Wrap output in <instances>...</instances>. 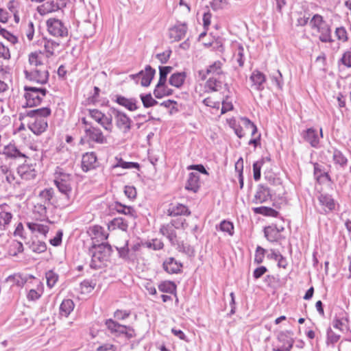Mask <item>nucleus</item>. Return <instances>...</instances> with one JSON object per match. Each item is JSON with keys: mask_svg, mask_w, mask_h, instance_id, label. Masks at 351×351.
<instances>
[{"mask_svg": "<svg viewBox=\"0 0 351 351\" xmlns=\"http://www.w3.org/2000/svg\"><path fill=\"white\" fill-rule=\"evenodd\" d=\"M49 108H40L25 112V117L28 118V128L36 135L43 133L48 128L47 117L51 114Z\"/></svg>", "mask_w": 351, "mask_h": 351, "instance_id": "1", "label": "nucleus"}, {"mask_svg": "<svg viewBox=\"0 0 351 351\" xmlns=\"http://www.w3.org/2000/svg\"><path fill=\"white\" fill-rule=\"evenodd\" d=\"M88 252L91 256L90 268L98 269L103 267L109 260L112 252V247L108 243L93 242L89 247Z\"/></svg>", "mask_w": 351, "mask_h": 351, "instance_id": "2", "label": "nucleus"}, {"mask_svg": "<svg viewBox=\"0 0 351 351\" xmlns=\"http://www.w3.org/2000/svg\"><path fill=\"white\" fill-rule=\"evenodd\" d=\"M73 176L68 173L64 168L56 167L53 173V184L59 192L65 195L69 200L72 191Z\"/></svg>", "mask_w": 351, "mask_h": 351, "instance_id": "3", "label": "nucleus"}, {"mask_svg": "<svg viewBox=\"0 0 351 351\" xmlns=\"http://www.w3.org/2000/svg\"><path fill=\"white\" fill-rule=\"evenodd\" d=\"M24 90L26 106L28 107H33L40 104L47 93L45 88H37L31 86H25Z\"/></svg>", "mask_w": 351, "mask_h": 351, "instance_id": "4", "label": "nucleus"}, {"mask_svg": "<svg viewBox=\"0 0 351 351\" xmlns=\"http://www.w3.org/2000/svg\"><path fill=\"white\" fill-rule=\"evenodd\" d=\"M291 330L280 331L276 335V341L272 343L273 351H291L294 339L291 337Z\"/></svg>", "mask_w": 351, "mask_h": 351, "instance_id": "5", "label": "nucleus"}, {"mask_svg": "<svg viewBox=\"0 0 351 351\" xmlns=\"http://www.w3.org/2000/svg\"><path fill=\"white\" fill-rule=\"evenodd\" d=\"M105 325L110 333L114 336L125 335L128 339L136 336L135 331L131 326L122 325L112 319H106Z\"/></svg>", "mask_w": 351, "mask_h": 351, "instance_id": "6", "label": "nucleus"}, {"mask_svg": "<svg viewBox=\"0 0 351 351\" xmlns=\"http://www.w3.org/2000/svg\"><path fill=\"white\" fill-rule=\"evenodd\" d=\"M109 111L114 118L115 125L124 134L128 133L132 129V119L124 112L114 108L110 107Z\"/></svg>", "mask_w": 351, "mask_h": 351, "instance_id": "7", "label": "nucleus"}, {"mask_svg": "<svg viewBox=\"0 0 351 351\" xmlns=\"http://www.w3.org/2000/svg\"><path fill=\"white\" fill-rule=\"evenodd\" d=\"M25 76L30 82L40 84H45L49 80V73L47 66L32 68L24 71Z\"/></svg>", "mask_w": 351, "mask_h": 351, "instance_id": "8", "label": "nucleus"}, {"mask_svg": "<svg viewBox=\"0 0 351 351\" xmlns=\"http://www.w3.org/2000/svg\"><path fill=\"white\" fill-rule=\"evenodd\" d=\"M88 114L90 117L99 123L106 131L110 133L112 132V117L110 111L108 116H107L97 109H89Z\"/></svg>", "mask_w": 351, "mask_h": 351, "instance_id": "9", "label": "nucleus"}, {"mask_svg": "<svg viewBox=\"0 0 351 351\" xmlns=\"http://www.w3.org/2000/svg\"><path fill=\"white\" fill-rule=\"evenodd\" d=\"M46 23L47 31L51 36L61 38L68 36V29L60 20L50 18Z\"/></svg>", "mask_w": 351, "mask_h": 351, "instance_id": "10", "label": "nucleus"}, {"mask_svg": "<svg viewBox=\"0 0 351 351\" xmlns=\"http://www.w3.org/2000/svg\"><path fill=\"white\" fill-rule=\"evenodd\" d=\"M302 136L312 147L319 149L321 147L320 140L323 138V130L320 128L317 131L314 128H309L302 132Z\"/></svg>", "mask_w": 351, "mask_h": 351, "instance_id": "11", "label": "nucleus"}, {"mask_svg": "<svg viewBox=\"0 0 351 351\" xmlns=\"http://www.w3.org/2000/svg\"><path fill=\"white\" fill-rule=\"evenodd\" d=\"M86 138L88 142H94L98 144H104L106 143V138L102 131L97 127L88 126L87 129H84V136L80 140V143H84Z\"/></svg>", "mask_w": 351, "mask_h": 351, "instance_id": "12", "label": "nucleus"}, {"mask_svg": "<svg viewBox=\"0 0 351 351\" xmlns=\"http://www.w3.org/2000/svg\"><path fill=\"white\" fill-rule=\"evenodd\" d=\"M317 199L321 207L319 210L321 214L326 215L335 210L337 203L331 195L321 193L318 195Z\"/></svg>", "mask_w": 351, "mask_h": 351, "instance_id": "13", "label": "nucleus"}, {"mask_svg": "<svg viewBox=\"0 0 351 351\" xmlns=\"http://www.w3.org/2000/svg\"><path fill=\"white\" fill-rule=\"evenodd\" d=\"M36 163L29 162L27 160L17 167V173L23 180H30L37 176Z\"/></svg>", "mask_w": 351, "mask_h": 351, "instance_id": "14", "label": "nucleus"}, {"mask_svg": "<svg viewBox=\"0 0 351 351\" xmlns=\"http://www.w3.org/2000/svg\"><path fill=\"white\" fill-rule=\"evenodd\" d=\"M2 154L6 159L19 160L22 158H28V157L21 152L14 142L4 146Z\"/></svg>", "mask_w": 351, "mask_h": 351, "instance_id": "15", "label": "nucleus"}, {"mask_svg": "<svg viewBox=\"0 0 351 351\" xmlns=\"http://www.w3.org/2000/svg\"><path fill=\"white\" fill-rule=\"evenodd\" d=\"M176 230L168 223L162 225L160 228V232L169 240L171 245L180 248L183 246V242L178 240Z\"/></svg>", "mask_w": 351, "mask_h": 351, "instance_id": "16", "label": "nucleus"}, {"mask_svg": "<svg viewBox=\"0 0 351 351\" xmlns=\"http://www.w3.org/2000/svg\"><path fill=\"white\" fill-rule=\"evenodd\" d=\"M110 211H116L119 214L130 216L132 218H136L137 215L133 206L123 204L119 201H114L109 204Z\"/></svg>", "mask_w": 351, "mask_h": 351, "instance_id": "17", "label": "nucleus"}, {"mask_svg": "<svg viewBox=\"0 0 351 351\" xmlns=\"http://www.w3.org/2000/svg\"><path fill=\"white\" fill-rule=\"evenodd\" d=\"M186 23H177L169 30V36L172 42H177L182 40L187 32Z\"/></svg>", "mask_w": 351, "mask_h": 351, "instance_id": "18", "label": "nucleus"}, {"mask_svg": "<svg viewBox=\"0 0 351 351\" xmlns=\"http://www.w3.org/2000/svg\"><path fill=\"white\" fill-rule=\"evenodd\" d=\"M97 158L95 152H87L82 156V169L84 172H88L97 167Z\"/></svg>", "mask_w": 351, "mask_h": 351, "instance_id": "19", "label": "nucleus"}, {"mask_svg": "<svg viewBox=\"0 0 351 351\" xmlns=\"http://www.w3.org/2000/svg\"><path fill=\"white\" fill-rule=\"evenodd\" d=\"M114 101L119 105L132 112L136 110L139 108L138 101L134 97L126 98L124 96L117 95L114 96Z\"/></svg>", "mask_w": 351, "mask_h": 351, "instance_id": "20", "label": "nucleus"}, {"mask_svg": "<svg viewBox=\"0 0 351 351\" xmlns=\"http://www.w3.org/2000/svg\"><path fill=\"white\" fill-rule=\"evenodd\" d=\"M12 214L10 212V207L6 204H0V229L5 230L9 226Z\"/></svg>", "mask_w": 351, "mask_h": 351, "instance_id": "21", "label": "nucleus"}, {"mask_svg": "<svg viewBox=\"0 0 351 351\" xmlns=\"http://www.w3.org/2000/svg\"><path fill=\"white\" fill-rule=\"evenodd\" d=\"M271 198L270 189L262 184L257 187L253 202L255 204H263Z\"/></svg>", "mask_w": 351, "mask_h": 351, "instance_id": "22", "label": "nucleus"}, {"mask_svg": "<svg viewBox=\"0 0 351 351\" xmlns=\"http://www.w3.org/2000/svg\"><path fill=\"white\" fill-rule=\"evenodd\" d=\"M167 215L171 217L189 216L191 215V211L186 206L182 204H171L167 209Z\"/></svg>", "mask_w": 351, "mask_h": 351, "instance_id": "23", "label": "nucleus"}, {"mask_svg": "<svg viewBox=\"0 0 351 351\" xmlns=\"http://www.w3.org/2000/svg\"><path fill=\"white\" fill-rule=\"evenodd\" d=\"M162 267L168 274H178L181 272L182 264L178 263L174 258L169 257L164 261Z\"/></svg>", "mask_w": 351, "mask_h": 351, "instance_id": "24", "label": "nucleus"}, {"mask_svg": "<svg viewBox=\"0 0 351 351\" xmlns=\"http://www.w3.org/2000/svg\"><path fill=\"white\" fill-rule=\"evenodd\" d=\"M173 68L169 66H159V80L154 90V94L157 95V96H161L160 92L158 90V88L160 86H164L167 82V75L171 71Z\"/></svg>", "mask_w": 351, "mask_h": 351, "instance_id": "25", "label": "nucleus"}, {"mask_svg": "<svg viewBox=\"0 0 351 351\" xmlns=\"http://www.w3.org/2000/svg\"><path fill=\"white\" fill-rule=\"evenodd\" d=\"M250 79L252 82L253 86L256 90L261 91L264 89L263 84L266 82V77L262 72L254 70Z\"/></svg>", "mask_w": 351, "mask_h": 351, "instance_id": "26", "label": "nucleus"}, {"mask_svg": "<svg viewBox=\"0 0 351 351\" xmlns=\"http://www.w3.org/2000/svg\"><path fill=\"white\" fill-rule=\"evenodd\" d=\"M88 234L91 237L93 242H98L100 241H104L108 239V234H106L104 229L100 226H94L89 228L88 231Z\"/></svg>", "mask_w": 351, "mask_h": 351, "instance_id": "27", "label": "nucleus"}, {"mask_svg": "<svg viewBox=\"0 0 351 351\" xmlns=\"http://www.w3.org/2000/svg\"><path fill=\"white\" fill-rule=\"evenodd\" d=\"M348 318L345 313H341V316H335L332 322V327L341 332L348 330Z\"/></svg>", "mask_w": 351, "mask_h": 351, "instance_id": "28", "label": "nucleus"}, {"mask_svg": "<svg viewBox=\"0 0 351 351\" xmlns=\"http://www.w3.org/2000/svg\"><path fill=\"white\" fill-rule=\"evenodd\" d=\"M199 176L197 173L191 172L189 174V178L185 185V189L196 193L199 189Z\"/></svg>", "mask_w": 351, "mask_h": 351, "instance_id": "29", "label": "nucleus"}, {"mask_svg": "<svg viewBox=\"0 0 351 351\" xmlns=\"http://www.w3.org/2000/svg\"><path fill=\"white\" fill-rule=\"evenodd\" d=\"M332 161L335 165L343 169L347 167L348 162V158L342 152L336 148L332 150Z\"/></svg>", "mask_w": 351, "mask_h": 351, "instance_id": "30", "label": "nucleus"}, {"mask_svg": "<svg viewBox=\"0 0 351 351\" xmlns=\"http://www.w3.org/2000/svg\"><path fill=\"white\" fill-rule=\"evenodd\" d=\"M155 73L156 70L153 69L150 65H147L145 68V70L143 71V74L141 75V86L145 87L149 86L152 79L155 75Z\"/></svg>", "mask_w": 351, "mask_h": 351, "instance_id": "31", "label": "nucleus"}, {"mask_svg": "<svg viewBox=\"0 0 351 351\" xmlns=\"http://www.w3.org/2000/svg\"><path fill=\"white\" fill-rule=\"evenodd\" d=\"M186 77V74L185 72H177L170 76L169 82L171 86L180 88L183 85Z\"/></svg>", "mask_w": 351, "mask_h": 351, "instance_id": "32", "label": "nucleus"}, {"mask_svg": "<svg viewBox=\"0 0 351 351\" xmlns=\"http://www.w3.org/2000/svg\"><path fill=\"white\" fill-rule=\"evenodd\" d=\"M265 237L270 242L278 241L280 239V234H278L276 226H269L264 228Z\"/></svg>", "mask_w": 351, "mask_h": 351, "instance_id": "33", "label": "nucleus"}, {"mask_svg": "<svg viewBox=\"0 0 351 351\" xmlns=\"http://www.w3.org/2000/svg\"><path fill=\"white\" fill-rule=\"evenodd\" d=\"M319 33V39L322 43H332L333 39L331 36V29L326 23L317 30Z\"/></svg>", "mask_w": 351, "mask_h": 351, "instance_id": "34", "label": "nucleus"}, {"mask_svg": "<svg viewBox=\"0 0 351 351\" xmlns=\"http://www.w3.org/2000/svg\"><path fill=\"white\" fill-rule=\"evenodd\" d=\"M176 285L172 281H163L158 285V289L162 293L174 294L176 296Z\"/></svg>", "mask_w": 351, "mask_h": 351, "instance_id": "35", "label": "nucleus"}, {"mask_svg": "<svg viewBox=\"0 0 351 351\" xmlns=\"http://www.w3.org/2000/svg\"><path fill=\"white\" fill-rule=\"evenodd\" d=\"M33 213L36 220L43 221L47 219V207L45 204H36L34 206Z\"/></svg>", "mask_w": 351, "mask_h": 351, "instance_id": "36", "label": "nucleus"}, {"mask_svg": "<svg viewBox=\"0 0 351 351\" xmlns=\"http://www.w3.org/2000/svg\"><path fill=\"white\" fill-rule=\"evenodd\" d=\"M74 308V303L72 300H64L60 306V313L61 315L68 317Z\"/></svg>", "mask_w": 351, "mask_h": 351, "instance_id": "37", "label": "nucleus"}, {"mask_svg": "<svg viewBox=\"0 0 351 351\" xmlns=\"http://www.w3.org/2000/svg\"><path fill=\"white\" fill-rule=\"evenodd\" d=\"M43 46L45 52L47 53V57L49 58L54 54V51L59 47V43L51 39H44Z\"/></svg>", "mask_w": 351, "mask_h": 351, "instance_id": "38", "label": "nucleus"}, {"mask_svg": "<svg viewBox=\"0 0 351 351\" xmlns=\"http://www.w3.org/2000/svg\"><path fill=\"white\" fill-rule=\"evenodd\" d=\"M28 61L32 68H38L42 66H47L43 62L42 58L36 51L32 52L29 55Z\"/></svg>", "mask_w": 351, "mask_h": 351, "instance_id": "39", "label": "nucleus"}, {"mask_svg": "<svg viewBox=\"0 0 351 351\" xmlns=\"http://www.w3.org/2000/svg\"><path fill=\"white\" fill-rule=\"evenodd\" d=\"M27 244L29 249L35 253L40 254L47 250V245L44 241L36 240L29 242Z\"/></svg>", "mask_w": 351, "mask_h": 351, "instance_id": "40", "label": "nucleus"}, {"mask_svg": "<svg viewBox=\"0 0 351 351\" xmlns=\"http://www.w3.org/2000/svg\"><path fill=\"white\" fill-rule=\"evenodd\" d=\"M5 281L8 282H11L12 285H16L17 287H22L26 283L27 279L23 278L21 274H14L13 275L9 276Z\"/></svg>", "mask_w": 351, "mask_h": 351, "instance_id": "41", "label": "nucleus"}, {"mask_svg": "<svg viewBox=\"0 0 351 351\" xmlns=\"http://www.w3.org/2000/svg\"><path fill=\"white\" fill-rule=\"evenodd\" d=\"M23 243L18 241H13L10 243L8 249V253L12 256H16L19 253H21L23 252Z\"/></svg>", "mask_w": 351, "mask_h": 351, "instance_id": "42", "label": "nucleus"}, {"mask_svg": "<svg viewBox=\"0 0 351 351\" xmlns=\"http://www.w3.org/2000/svg\"><path fill=\"white\" fill-rule=\"evenodd\" d=\"M58 8V6L54 1H47L41 6L38 8V11L41 14H45L46 13L51 12L56 10Z\"/></svg>", "mask_w": 351, "mask_h": 351, "instance_id": "43", "label": "nucleus"}, {"mask_svg": "<svg viewBox=\"0 0 351 351\" xmlns=\"http://www.w3.org/2000/svg\"><path fill=\"white\" fill-rule=\"evenodd\" d=\"M140 99L145 108L154 106L158 104V102L152 97L151 93L141 94Z\"/></svg>", "mask_w": 351, "mask_h": 351, "instance_id": "44", "label": "nucleus"}, {"mask_svg": "<svg viewBox=\"0 0 351 351\" xmlns=\"http://www.w3.org/2000/svg\"><path fill=\"white\" fill-rule=\"evenodd\" d=\"M114 168L121 167L123 169H140V165L135 162H126L122 158L117 159V162L113 166Z\"/></svg>", "mask_w": 351, "mask_h": 351, "instance_id": "45", "label": "nucleus"}, {"mask_svg": "<svg viewBox=\"0 0 351 351\" xmlns=\"http://www.w3.org/2000/svg\"><path fill=\"white\" fill-rule=\"evenodd\" d=\"M118 252L119 257L125 260H130V249L128 247V241H125L123 246L115 247Z\"/></svg>", "mask_w": 351, "mask_h": 351, "instance_id": "46", "label": "nucleus"}, {"mask_svg": "<svg viewBox=\"0 0 351 351\" xmlns=\"http://www.w3.org/2000/svg\"><path fill=\"white\" fill-rule=\"evenodd\" d=\"M309 23L312 29H315L317 30L326 24V21H324L323 17L318 14H316L313 16Z\"/></svg>", "mask_w": 351, "mask_h": 351, "instance_id": "47", "label": "nucleus"}, {"mask_svg": "<svg viewBox=\"0 0 351 351\" xmlns=\"http://www.w3.org/2000/svg\"><path fill=\"white\" fill-rule=\"evenodd\" d=\"M110 223L114 228H117L123 231H126L128 228L127 221L122 217L114 218Z\"/></svg>", "mask_w": 351, "mask_h": 351, "instance_id": "48", "label": "nucleus"}, {"mask_svg": "<svg viewBox=\"0 0 351 351\" xmlns=\"http://www.w3.org/2000/svg\"><path fill=\"white\" fill-rule=\"evenodd\" d=\"M254 211L255 213L257 214H262L263 215L273 217L276 216L278 213V212L276 210L266 206L254 208Z\"/></svg>", "mask_w": 351, "mask_h": 351, "instance_id": "49", "label": "nucleus"}, {"mask_svg": "<svg viewBox=\"0 0 351 351\" xmlns=\"http://www.w3.org/2000/svg\"><path fill=\"white\" fill-rule=\"evenodd\" d=\"M341 335L335 333L330 328L326 331V343L334 345L340 339Z\"/></svg>", "mask_w": 351, "mask_h": 351, "instance_id": "50", "label": "nucleus"}, {"mask_svg": "<svg viewBox=\"0 0 351 351\" xmlns=\"http://www.w3.org/2000/svg\"><path fill=\"white\" fill-rule=\"evenodd\" d=\"M235 170L238 172L240 188L242 189L243 187V161L242 158H240L236 162Z\"/></svg>", "mask_w": 351, "mask_h": 351, "instance_id": "51", "label": "nucleus"}, {"mask_svg": "<svg viewBox=\"0 0 351 351\" xmlns=\"http://www.w3.org/2000/svg\"><path fill=\"white\" fill-rule=\"evenodd\" d=\"M219 228L222 232L228 233L230 236L234 234V225L232 222L223 220L220 223Z\"/></svg>", "mask_w": 351, "mask_h": 351, "instance_id": "52", "label": "nucleus"}, {"mask_svg": "<svg viewBox=\"0 0 351 351\" xmlns=\"http://www.w3.org/2000/svg\"><path fill=\"white\" fill-rule=\"evenodd\" d=\"M53 193V189L52 188L45 189L40 192L39 197L44 200L45 204L50 203Z\"/></svg>", "mask_w": 351, "mask_h": 351, "instance_id": "53", "label": "nucleus"}, {"mask_svg": "<svg viewBox=\"0 0 351 351\" xmlns=\"http://www.w3.org/2000/svg\"><path fill=\"white\" fill-rule=\"evenodd\" d=\"M47 285L49 288L54 287L58 281V276L53 271L50 270L46 273Z\"/></svg>", "mask_w": 351, "mask_h": 351, "instance_id": "54", "label": "nucleus"}, {"mask_svg": "<svg viewBox=\"0 0 351 351\" xmlns=\"http://www.w3.org/2000/svg\"><path fill=\"white\" fill-rule=\"evenodd\" d=\"M168 224L176 230L185 229L186 226V219L182 217L172 219Z\"/></svg>", "mask_w": 351, "mask_h": 351, "instance_id": "55", "label": "nucleus"}, {"mask_svg": "<svg viewBox=\"0 0 351 351\" xmlns=\"http://www.w3.org/2000/svg\"><path fill=\"white\" fill-rule=\"evenodd\" d=\"M264 164V159L258 160L253 164L254 179L258 181L261 178V171Z\"/></svg>", "mask_w": 351, "mask_h": 351, "instance_id": "56", "label": "nucleus"}, {"mask_svg": "<svg viewBox=\"0 0 351 351\" xmlns=\"http://www.w3.org/2000/svg\"><path fill=\"white\" fill-rule=\"evenodd\" d=\"M207 73L213 75L221 74V62L220 61H215L213 64L210 65L207 69Z\"/></svg>", "mask_w": 351, "mask_h": 351, "instance_id": "57", "label": "nucleus"}, {"mask_svg": "<svg viewBox=\"0 0 351 351\" xmlns=\"http://www.w3.org/2000/svg\"><path fill=\"white\" fill-rule=\"evenodd\" d=\"M171 53V49L170 48H168L162 53L156 54V57L160 62V63L165 64L168 62Z\"/></svg>", "mask_w": 351, "mask_h": 351, "instance_id": "58", "label": "nucleus"}, {"mask_svg": "<svg viewBox=\"0 0 351 351\" xmlns=\"http://www.w3.org/2000/svg\"><path fill=\"white\" fill-rule=\"evenodd\" d=\"M220 82L215 78L210 77L206 82V88L209 89L210 91H217L218 86H220Z\"/></svg>", "mask_w": 351, "mask_h": 351, "instance_id": "59", "label": "nucleus"}, {"mask_svg": "<svg viewBox=\"0 0 351 351\" xmlns=\"http://www.w3.org/2000/svg\"><path fill=\"white\" fill-rule=\"evenodd\" d=\"M335 35L337 39L342 42H346L348 40L347 31L343 27L336 28Z\"/></svg>", "mask_w": 351, "mask_h": 351, "instance_id": "60", "label": "nucleus"}, {"mask_svg": "<svg viewBox=\"0 0 351 351\" xmlns=\"http://www.w3.org/2000/svg\"><path fill=\"white\" fill-rule=\"evenodd\" d=\"M265 250L261 246H258L254 256V263L261 264L263 263L265 257Z\"/></svg>", "mask_w": 351, "mask_h": 351, "instance_id": "61", "label": "nucleus"}, {"mask_svg": "<svg viewBox=\"0 0 351 351\" xmlns=\"http://www.w3.org/2000/svg\"><path fill=\"white\" fill-rule=\"evenodd\" d=\"M0 34L12 44H15L18 42L17 37L5 29H0Z\"/></svg>", "mask_w": 351, "mask_h": 351, "instance_id": "62", "label": "nucleus"}, {"mask_svg": "<svg viewBox=\"0 0 351 351\" xmlns=\"http://www.w3.org/2000/svg\"><path fill=\"white\" fill-rule=\"evenodd\" d=\"M271 80L274 84L276 85L278 89L282 90L283 86L282 75L279 70L277 71L276 75L271 76Z\"/></svg>", "mask_w": 351, "mask_h": 351, "instance_id": "63", "label": "nucleus"}, {"mask_svg": "<svg viewBox=\"0 0 351 351\" xmlns=\"http://www.w3.org/2000/svg\"><path fill=\"white\" fill-rule=\"evenodd\" d=\"M339 62L348 68L351 67V50H348L343 54Z\"/></svg>", "mask_w": 351, "mask_h": 351, "instance_id": "64", "label": "nucleus"}]
</instances>
